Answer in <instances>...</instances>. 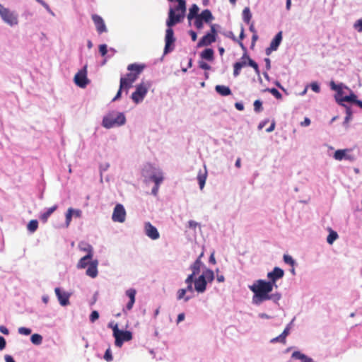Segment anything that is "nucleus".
Listing matches in <instances>:
<instances>
[{
    "mask_svg": "<svg viewBox=\"0 0 362 362\" xmlns=\"http://www.w3.org/2000/svg\"><path fill=\"white\" fill-rule=\"evenodd\" d=\"M185 294H186V289H185V288L179 289L177 292V299L181 300V299L184 298L185 302L188 301L189 300V297H185Z\"/></svg>",
    "mask_w": 362,
    "mask_h": 362,
    "instance_id": "a19ab883",
    "label": "nucleus"
},
{
    "mask_svg": "<svg viewBox=\"0 0 362 362\" xmlns=\"http://www.w3.org/2000/svg\"><path fill=\"white\" fill-rule=\"evenodd\" d=\"M330 87H331L332 90L337 91L338 95L341 96V98L344 97L343 96L344 92H343V84L342 83L336 84L334 81H331Z\"/></svg>",
    "mask_w": 362,
    "mask_h": 362,
    "instance_id": "c756f323",
    "label": "nucleus"
},
{
    "mask_svg": "<svg viewBox=\"0 0 362 362\" xmlns=\"http://www.w3.org/2000/svg\"><path fill=\"white\" fill-rule=\"evenodd\" d=\"M214 19L211 12L209 9H205L194 18V25L197 29L201 30L204 27V22L211 23Z\"/></svg>",
    "mask_w": 362,
    "mask_h": 362,
    "instance_id": "423d86ee",
    "label": "nucleus"
},
{
    "mask_svg": "<svg viewBox=\"0 0 362 362\" xmlns=\"http://www.w3.org/2000/svg\"><path fill=\"white\" fill-rule=\"evenodd\" d=\"M245 58L247 60V64L254 69L255 74L257 75H259L260 71L259 69L258 64L247 55V52L244 53V54L242 57L243 59H244Z\"/></svg>",
    "mask_w": 362,
    "mask_h": 362,
    "instance_id": "5701e85b",
    "label": "nucleus"
},
{
    "mask_svg": "<svg viewBox=\"0 0 362 362\" xmlns=\"http://www.w3.org/2000/svg\"><path fill=\"white\" fill-rule=\"evenodd\" d=\"M172 28L168 27L165 30L164 54H168L174 49L175 37H174V31Z\"/></svg>",
    "mask_w": 362,
    "mask_h": 362,
    "instance_id": "9d476101",
    "label": "nucleus"
},
{
    "mask_svg": "<svg viewBox=\"0 0 362 362\" xmlns=\"http://www.w3.org/2000/svg\"><path fill=\"white\" fill-rule=\"evenodd\" d=\"M144 64L134 63L129 64L127 66V70L129 71H132L134 74L138 78L139 74L144 71Z\"/></svg>",
    "mask_w": 362,
    "mask_h": 362,
    "instance_id": "412c9836",
    "label": "nucleus"
},
{
    "mask_svg": "<svg viewBox=\"0 0 362 362\" xmlns=\"http://www.w3.org/2000/svg\"><path fill=\"white\" fill-rule=\"evenodd\" d=\"M216 35L217 32L216 30V25L211 24L210 32L206 33L199 40V42L197 43V47H202L210 45L211 43L216 41Z\"/></svg>",
    "mask_w": 362,
    "mask_h": 362,
    "instance_id": "1a4fd4ad",
    "label": "nucleus"
},
{
    "mask_svg": "<svg viewBox=\"0 0 362 362\" xmlns=\"http://www.w3.org/2000/svg\"><path fill=\"white\" fill-rule=\"evenodd\" d=\"M199 67L204 70H209L210 69V66L204 62L199 63Z\"/></svg>",
    "mask_w": 362,
    "mask_h": 362,
    "instance_id": "680f3d73",
    "label": "nucleus"
},
{
    "mask_svg": "<svg viewBox=\"0 0 362 362\" xmlns=\"http://www.w3.org/2000/svg\"><path fill=\"white\" fill-rule=\"evenodd\" d=\"M292 358L295 359L300 360L302 362H313L311 358H309L306 355L300 353V351H294L292 354Z\"/></svg>",
    "mask_w": 362,
    "mask_h": 362,
    "instance_id": "bb28decb",
    "label": "nucleus"
},
{
    "mask_svg": "<svg viewBox=\"0 0 362 362\" xmlns=\"http://www.w3.org/2000/svg\"><path fill=\"white\" fill-rule=\"evenodd\" d=\"M151 180L155 182V185H160L163 180V176L161 173L153 174L151 176Z\"/></svg>",
    "mask_w": 362,
    "mask_h": 362,
    "instance_id": "72a5a7b5",
    "label": "nucleus"
},
{
    "mask_svg": "<svg viewBox=\"0 0 362 362\" xmlns=\"http://www.w3.org/2000/svg\"><path fill=\"white\" fill-rule=\"evenodd\" d=\"M284 276V271L282 269L276 267L272 272L267 274V278L269 279L267 282L270 283V284H272L273 287H277L276 284V281H278L280 279H282Z\"/></svg>",
    "mask_w": 362,
    "mask_h": 362,
    "instance_id": "f8f14e48",
    "label": "nucleus"
},
{
    "mask_svg": "<svg viewBox=\"0 0 362 362\" xmlns=\"http://www.w3.org/2000/svg\"><path fill=\"white\" fill-rule=\"evenodd\" d=\"M146 235L152 240H157L160 237V234L157 228L151 223L147 222L144 225Z\"/></svg>",
    "mask_w": 362,
    "mask_h": 362,
    "instance_id": "dca6fc26",
    "label": "nucleus"
},
{
    "mask_svg": "<svg viewBox=\"0 0 362 362\" xmlns=\"http://www.w3.org/2000/svg\"><path fill=\"white\" fill-rule=\"evenodd\" d=\"M244 37H245L244 28L242 26L240 33L239 35L240 40H238V42L240 45V47H241V49H243V51H244V53H245V52H247V48L244 45V44L242 42V40L244 39Z\"/></svg>",
    "mask_w": 362,
    "mask_h": 362,
    "instance_id": "4c0bfd02",
    "label": "nucleus"
},
{
    "mask_svg": "<svg viewBox=\"0 0 362 362\" xmlns=\"http://www.w3.org/2000/svg\"><path fill=\"white\" fill-rule=\"evenodd\" d=\"M206 180V172L204 173L199 172L197 175V180L199 185V187L202 189L204 187L205 182Z\"/></svg>",
    "mask_w": 362,
    "mask_h": 362,
    "instance_id": "473e14b6",
    "label": "nucleus"
},
{
    "mask_svg": "<svg viewBox=\"0 0 362 362\" xmlns=\"http://www.w3.org/2000/svg\"><path fill=\"white\" fill-rule=\"evenodd\" d=\"M284 261L286 264H288L291 266H293L294 264H295V261L294 259L292 258L291 256L288 255H284Z\"/></svg>",
    "mask_w": 362,
    "mask_h": 362,
    "instance_id": "49530a36",
    "label": "nucleus"
},
{
    "mask_svg": "<svg viewBox=\"0 0 362 362\" xmlns=\"http://www.w3.org/2000/svg\"><path fill=\"white\" fill-rule=\"evenodd\" d=\"M270 342L273 343V344L276 343V342H280L283 344H285L286 342V339H284V338L280 334L279 336L272 339L270 340Z\"/></svg>",
    "mask_w": 362,
    "mask_h": 362,
    "instance_id": "de8ad7c7",
    "label": "nucleus"
},
{
    "mask_svg": "<svg viewBox=\"0 0 362 362\" xmlns=\"http://www.w3.org/2000/svg\"><path fill=\"white\" fill-rule=\"evenodd\" d=\"M136 291L134 288H129L126 291V295L129 297V301L127 304V309L128 310H132L134 303Z\"/></svg>",
    "mask_w": 362,
    "mask_h": 362,
    "instance_id": "4be33fe9",
    "label": "nucleus"
},
{
    "mask_svg": "<svg viewBox=\"0 0 362 362\" xmlns=\"http://www.w3.org/2000/svg\"><path fill=\"white\" fill-rule=\"evenodd\" d=\"M265 90L272 93L277 99H281V98H282L281 93L277 89H276L274 88H267Z\"/></svg>",
    "mask_w": 362,
    "mask_h": 362,
    "instance_id": "79ce46f5",
    "label": "nucleus"
},
{
    "mask_svg": "<svg viewBox=\"0 0 362 362\" xmlns=\"http://www.w3.org/2000/svg\"><path fill=\"white\" fill-rule=\"evenodd\" d=\"M354 28L358 32H362V18L357 21L354 24Z\"/></svg>",
    "mask_w": 362,
    "mask_h": 362,
    "instance_id": "864d4df0",
    "label": "nucleus"
},
{
    "mask_svg": "<svg viewBox=\"0 0 362 362\" xmlns=\"http://www.w3.org/2000/svg\"><path fill=\"white\" fill-rule=\"evenodd\" d=\"M207 282L204 279V276H199L194 281V289L198 293H204L206 288Z\"/></svg>",
    "mask_w": 362,
    "mask_h": 362,
    "instance_id": "aec40b11",
    "label": "nucleus"
},
{
    "mask_svg": "<svg viewBox=\"0 0 362 362\" xmlns=\"http://www.w3.org/2000/svg\"><path fill=\"white\" fill-rule=\"evenodd\" d=\"M82 211L80 209H75L72 208V214L74 218H81Z\"/></svg>",
    "mask_w": 362,
    "mask_h": 362,
    "instance_id": "5fc2aeb1",
    "label": "nucleus"
},
{
    "mask_svg": "<svg viewBox=\"0 0 362 362\" xmlns=\"http://www.w3.org/2000/svg\"><path fill=\"white\" fill-rule=\"evenodd\" d=\"M54 291L61 305L66 306L69 304V293L62 292L59 288H56Z\"/></svg>",
    "mask_w": 362,
    "mask_h": 362,
    "instance_id": "a211bd4d",
    "label": "nucleus"
},
{
    "mask_svg": "<svg viewBox=\"0 0 362 362\" xmlns=\"http://www.w3.org/2000/svg\"><path fill=\"white\" fill-rule=\"evenodd\" d=\"M150 84L148 83L141 82L136 86L135 91L132 95V99L135 103L141 102L146 96Z\"/></svg>",
    "mask_w": 362,
    "mask_h": 362,
    "instance_id": "6e6552de",
    "label": "nucleus"
},
{
    "mask_svg": "<svg viewBox=\"0 0 362 362\" xmlns=\"http://www.w3.org/2000/svg\"><path fill=\"white\" fill-rule=\"evenodd\" d=\"M92 20L93 21L96 30L99 34L107 31V28L103 18L97 15L92 16Z\"/></svg>",
    "mask_w": 362,
    "mask_h": 362,
    "instance_id": "6ab92c4d",
    "label": "nucleus"
},
{
    "mask_svg": "<svg viewBox=\"0 0 362 362\" xmlns=\"http://www.w3.org/2000/svg\"><path fill=\"white\" fill-rule=\"evenodd\" d=\"M6 345V339L0 336V351H2L5 349Z\"/></svg>",
    "mask_w": 362,
    "mask_h": 362,
    "instance_id": "6e6d98bb",
    "label": "nucleus"
},
{
    "mask_svg": "<svg viewBox=\"0 0 362 362\" xmlns=\"http://www.w3.org/2000/svg\"><path fill=\"white\" fill-rule=\"evenodd\" d=\"M4 358L6 362H16L13 358L10 355H5Z\"/></svg>",
    "mask_w": 362,
    "mask_h": 362,
    "instance_id": "774afa93",
    "label": "nucleus"
},
{
    "mask_svg": "<svg viewBox=\"0 0 362 362\" xmlns=\"http://www.w3.org/2000/svg\"><path fill=\"white\" fill-rule=\"evenodd\" d=\"M203 255L204 253L202 252L198 259L192 264L191 269L192 271V275H197L199 273L202 266L201 257Z\"/></svg>",
    "mask_w": 362,
    "mask_h": 362,
    "instance_id": "b1692460",
    "label": "nucleus"
},
{
    "mask_svg": "<svg viewBox=\"0 0 362 362\" xmlns=\"http://www.w3.org/2000/svg\"><path fill=\"white\" fill-rule=\"evenodd\" d=\"M104 359L107 362H110L112 361V351H111L110 348H108L106 350V351L104 354Z\"/></svg>",
    "mask_w": 362,
    "mask_h": 362,
    "instance_id": "09e8293b",
    "label": "nucleus"
},
{
    "mask_svg": "<svg viewBox=\"0 0 362 362\" xmlns=\"http://www.w3.org/2000/svg\"><path fill=\"white\" fill-rule=\"evenodd\" d=\"M76 267L79 269L87 268L86 274L90 276V250L79 259Z\"/></svg>",
    "mask_w": 362,
    "mask_h": 362,
    "instance_id": "4468645a",
    "label": "nucleus"
},
{
    "mask_svg": "<svg viewBox=\"0 0 362 362\" xmlns=\"http://www.w3.org/2000/svg\"><path fill=\"white\" fill-rule=\"evenodd\" d=\"M18 331L19 334L23 335H29L31 333V329L30 328L24 327H19Z\"/></svg>",
    "mask_w": 362,
    "mask_h": 362,
    "instance_id": "8fccbe9b",
    "label": "nucleus"
},
{
    "mask_svg": "<svg viewBox=\"0 0 362 362\" xmlns=\"http://www.w3.org/2000/svg\"><path fill=\"white\" fill-rule=\"evenodd\" d=\"M338 238V234L334 230H330L329 234L327 238V241L329 244H332Z\"/></svg>",
    "mask_w": 362,
    "mask_h": 362,
    "instance_id": "ea45409f",
    "label": "nucleus"
},
{
    "mask_svg": "<svg viewBox=\"0 0 362 362\" xmlns=\"http://www.w3.org/2000/svg\"><path fill=\"white\" fill-rule=\"evenodd\" d=\"M282 40V31H279L272 40L270 45L265 50L266 54L269 55L273 51L278 49Z\"/></svg>",
    "mask_w": 362,
    "mask_h": 362,
    "instance_id": "2eb2a0df",
    "label": "nucleus"
},
{
    "mask_svg": "<svg viewBox=\"0 0 362 362\" xmlns=\"http://www.w3.org/2000/svg\"><path fill=\"white\" fill-rule=\"evenodd\" d=\"M87 65H85L83 69L78 71L74 78V83L76 86H78L80 88H85L88 83H89V80L87 78Z\"/></svg>",
    "mask_w": 362,
    "mask_h": 362,
    "instance_id": "9b49d317",
    "label": "nucleus"
},
{
    "mask_svg": "<svg viewBox=\"0 0 362 362\" xmlns=\"http://www.w3.org/2000/svg\"><path fill=\"white\" fill-rule=\"evenodd\" d=\"M216 91L222 96H227L231 94V90L229 87L223 86V85H217L215 87Z\"/></svg>",
    "mask_w": 362,
    "mask_h": 362,
    "instance_id": "393cba45",
    "label": "nucleus"
},
{
    "mask_svg": "<svg viewBox=\"0 0 362 362\" xmlns=\"http://www.w3.org/2000/svg\"><path fill=\"white\" fill-rule=\"evenodd\" d=\"M252 18V13L249 7H245L243 11V19L244 22L249 24Z\"/></svg>",
    "mask_w": 362,
    "mask_h": 362,
    "instance_id": "2f4dec72",
    "label": "nucleus"
},
{
    "mask_svg": "<svg viewBox=\"0 0 362 362\" xmlns=\"http://www.w3.org/2000/svg\"><path fill=\"white\" fill-rule=\"evenodd\" d=\"M0 16L2 20L11 26L18 24V16L14 12L11 11L8 8H5L0 4Z\"/></svg>",
    "mask_w": 362,
    "mask_h": 362,
    "instance_id": "0eeeda50",
    "label": "nucleus"
},
{
    "mask_svg": "<svg viewBox=\"0 0 362 362\" xmlns=\"http://www.w3.org/2000/svg\"><path fill=\"white\" fill-rule=\"evenodd\" d=\"M126 218V211L121 204H117L113 211L112 219L115 222L123 223Z\"/></svg>",
    "mask_w": 362,
    "mask_h": 362,
    "instance_id": "ddd939ff",
    "label": "nucleus"
},
{
    "mask_svg": "<svg viewBox=\"0 0 362 362\" xmlns=\"http://www.w3.org/2000/svg\"><path fill=\"white\" fill-rule=\"evenodd\" d=\"M99 52L102 56H105L107 52V45L105 44L100 45L99 47Z\"/></svg>",
    "mask_w": 362,
    "mask_h": 362,
    "instance_id": "603ef678",
    "label": "nucleus"
},
{
    "mask_svg": "<svg viewBox=\"0 0 362 362\" xmlns=\"http://www.w3.org/2000/svg\"><path fill=\"white\" fill-rule=\"evenodd\" d=\"M177 5L174 8H170L168 18L166 21L167 27H173L181 23L185 16L186 1L185 0H176Z\"/></svg>",
    "mask_w": 362,
    "mask_h": 362,
    "instance_id": "f03ea898",
    "label": "nucleus"
},
{
    "mask_svg": "<svg viewBox=\"0 0 362 362\" xmlns=\"http://www.w3.org/2000/svg\"><path fill=\"white\" fill-rule=\"evenodd\" d=\"M30 341L35 345H40L42 342V337L39 334H33L30 337Z\"/></svg>",
    "mask_w": 362,
    "mask_h": 362,
    "instance_id": "c9c22d12",
    "label": "nucleus"
},
{
    "mask_svg": "<svg viewBox=\"0 0 362 362\" xmlns=\"http://www.w3.org/2000/svg\"><path fill=\"white\" fill-rule=\"evenodd\" d=\"M199 11V8L197 4H193L189 8V13L187 15V19L189 20V21H191L192 19H194L195 18H197V16L199 15L198 14Z\"/></svg>",
    "mask_w": 362,
    "mask_h": 362,
    "instance_id": "a878e982",
    "label": "nucleus"
},
{
    "mask_svg": "<svg viewBox=\"0 0 362 362\" xmlns=\"http://www.w3.org/2000/svg\"><path fill=\"white\" fill-rule=\"evenodd\" d=\"M0 332L4 334H9V331L8 329L4 325H1L0 326Z\"/></svg>",
    "mask_w": 362,
    "mask_h": 362,
    "instance_id": "e2e57ef3",
    "label": "nucleus"
},
{
    "mask_svg": "<svg viewBox=\"0 0 362 362\" xmlns=\"http://www.w3.org/2000/svg\"><path fill=\"white\" fill-rule=\"evenodd\" d=\"M214 52L211 48L205 49L202 53V58L206 59L208 61H211L214 59Z\"/></svg>",
    "mask_w": 362,
    "mask_h": 362,
    "instance_id": "c85d7f7f",
    "label": "nucleus"
},
{
    "mask_svg": "<svg viewBox=\"0 0 362 362\" xmlns=\"http://www.w3.org/2000/svg\"><path fill=\"white\" fill-rule=\"evenodd\" d=\"M262 110H263V107H262V101H260L259 100H256L254 102V110H255V112H260L261 111H262Z\"/></svg>",
    "mask_w": 362,
    "mask_h": 362,
    "instance_id": "37998d69",
    "label": "nucleus"
},
{
    "mask_svg": "<svg viewBox=\"0 0 362 362\" xmlns=\"http://www.w3.org/2000/svg\"><path fill=\"white\" fill-rule=\"evenodd\" d=\"M310 124V119L308 117H305L304 119V121L300 123V125L303 127H307L309 126Z\"/></svg>",
    "mask_w": 362,
    "mask_h": 362,
    "instance_id": "0e129e2a",
    "label": "nucleus"
},
{
    "mask_svg": "<svg viewBox=\"0 0 362 362\" xmlns=\"http://www.w3.org/2000/svg\"><path fill=\"white\" fill-rule=\"evenodd\" d=\"M350 90V95L341 98L339 100L341 102H350V103H356V101L357 100L356 95L351 90Z\"/></svg>",
    "mask_w": 362,
    "mask_h": 362,
    "instance_id": "7c9ffc66",
    "label": "nucleus"
},
{
    "mask_svg": "<svg viewBox=\"0 0 362 362\" xmlns=\"http://www.w3.org/2000/svg\"><path fill=\"white\" fill-rule=\"evenodd\" d=\"M113 336L115 338V345L118 347H121L124 341H129L132 339L131 332L120 330L117 325L113 327Z\"/></svg>",
    "mask_w": 362,
    "mask_h": 362,
    "instance_id": "39448f33",
    "label": "nucleus"
},
{
    "mask_svg": "<svg viewBox=\"0 0 362 362\" xmlns=\"http://www.w3.org/2000/svg\"><path fill=\"white\" fill-rule=\"evenodd\" d=\"M38 227V222L37 220H31L27 226L28 230L31 232L34 233Z\"/></svg>",
    "mask_w": 362,
    "mask_h": 362,
    "instance_id": "58836bf2",
    "label": "nucleus"
},
{
    "mask_svg": "<svg viewBox=\"0 0 362 362\" xmlns=\"http://www.w3.org/2000/svg\"><path fill=\"white\" fill-rule=\"evenodd\" d=\"M65 218H66L65 226H66V228H68L69 226L71 219L73 218L72 208L70 207L68 209V210L65 214Z\"/></svg>",
    "mask_w": 362,
    "mask_h": 362,
    "instance_id": "e433bc0d",
    "label": "nucleus"
},
{
    "mask_svg": "<svg viewBox=\"0 0 362 362\" xmlns=\"http://www.w3.org/2000/svg\"><path fill=\"white\" fill-rule=\"evenodd\" d=\"M195 275H192V274H189L187 278L185 280V283L189 285V284H192L193 283V281H194V276Z\"/></svg>",
    "mask_w": 362,
    "mask_h": 362,
    "instance_id": "052dcab7",
    "label": "nucleus"
},
{
    "mask_svg": "<svg viewBox=\"0 0 362 362\" xmlns=\"http://www.w3.org/2000/svg\"><path fill=\"white\" fill-rule=\"evenodd\" d=\"M351 151V149H339L337 150L334 153V158L337 160H353L354 156L348 154Z\"/></svg>",
    "mask_w": 362,
    "mask_h": 362,
    "instance_id": "f3484780",
    "label": "nucleus"
},
{
    "mask_svg": "<svg viewBox=\"0 0 362 362\" xmlns=\"http://www.w3.org/2000/svg\"><path fill=\"white\" fill-rule=\"evenodd\" d=\"M198 223L192 220L188 222V227L189 228L195 229L198 226Z\"/></svg>",
    "mask_w": 362,
    "mask_h": 362,
    "instance_id": "13d9d810",
    "label": "nucleus"
},
{
    "mask_svg": "<svg viewBox=\"0 0 362 362\" xmlns=\"http://www.w3.org/2000/svg\"><path fill=\"white\" fill-rule=\"evenodd\" d=\"M235 107L238 110L243 111L244 110V105L241 103H235Z\"/></svg>",
    "mask_w": 362,
    "mask_h": 362,
    "instance_id": "69168bd1",
    "label": "nucleus"
},
{
    "mask_svg": "<svg viewBox=\"0 0 362 362\" xmlns=\"http://www.w3.org/2000/svg\"><path fill=\"white\" fill-rule=\"evenodd\" d=\"M241 69L242 68L240 67V64H238L237 62L234 64V65H233V76L235 77H237L240 74Z\"/></svg>",
    "mask_w": 362,
    "mask_h": 362,
    "instance_id": "3c124183",
    "label": "nucleus"
},
{
    "mask_svg": "<svg viewBox=\"0 0 362 362\" xmlns=\"http://www.w3.org/2000/svg\"><path fill=\"white\" fill-rule=\"evenodd\" d=\"M137 78L132 71H129L125 77H121L119 88L112 100H118L121 97L122 90L129 89Z\"/></svg>",
    "mask_w": 362,
    "mask_h": 362,
    "instance_id": "20e7f679",
    "label": "nucleus"
},
{
    "mask_svg": "<svg viewBox=\"0 0 362 362\" xmlns=\"http://www.w3.org/2000/svg\"><path fill=\"white\" fill-rule=\"evenodd\" d=\"M249 288L254 293L252 301L255 304L259 305L263 301L272 299L274 296L269 295L274 287L264 280H257Z\"/></svg>",
    "mask_w": 362,
    "mask_h": 362,
    "instance_id": "f257e3e1",
    "label": "nucleus"
},
{
    "mask_svg": "<svg viewBox=\"0 0 362 362\" xmlns=\"http://www.w3.org/2000/svg\"><path fill=\"white\" fill-rule=\"evenodd\" d=\"M189 35L191 36L192 40L194 41V42L196 41L197 38V33L194 31H193V30H190L189 32Z\"/></svg>",
    "mask_w": 362,
    "mask_h": 362,
    "instance_id": "338daca9",
    "label": "nucleus"
},
{
    "mask_svg": "<svg viewBox=\"0 0 362 362\" xmlns=\"http://www.w3.org/2000/svg\"><path fill=\"white\" fill-rule=\"evenodd\" d=\"M201 276H204V279L206 281V282H211L214 279V272L211 269H206Z\"/></svg>",
    "mask_w": 362,
    "mask_h": 362,
    "instance_id": "f704fd0d",
    "label": "nucleus"
},
{
    "mask_svg": "<svg viewBox=\"0 0 362 362\" xmlns=\"http://www.w3.org/2000/svg\"><path fill=\"white\" fill-rule=\"evenodd\" d=\"M126 117L122 112L112 111L107 113L103 119V125L107 129L119 127L124 124Z\"/></svg>",
    "mask_w": 362,
    "mask_h": 362,
    "instance_id": "7ed1b4c3",
    "label": "nucleus"
},
{
    "mask_svg": "<svg viewBox=\"0 0 362 362\" xmlns=\"http://www.w3.org/2000/svg\"><path fill=\"white\" fill-rule=\"evenodd\" d=\"M98 260H92V278H95L98 275Z\"/></svg>",
    "mask_w": 362,
    "mask_h": 362,
    "instance_id": "c03bdc74",
    "label": "nucleus"
},
{
    "mask_svg": "<svg viewBox=\"0 0 362 362\" xmlns=\"http://www.w3.org/2000/svg\"><path fill=\"white\" fill-rule=\"evenodd\" d=\"M310 87H311V89L315 93H319L320 90V86H318V84L317 83H311Z\"/></svg>",
    "mask_w": 362,
    "mask_h": 362,
    "instance_id": "4d7b16f0",
    "label": "nucleus"
},
{
    "mask_svg": "<svg viewBox=\"0 0 362 362\" xmlns=\"http://www.w3.org/2000/svg\"><path fill=\"white\" fill-rule=\"evenodd\" d=\"M78 248L81 250L87 252V253H88V250H90V245L86 243L81 242L78 244Z\"/></svg>",
    "mask_w": 362,
    "mask_h": 362,
    "instance_id": "a18cd8bd",
    "label": "nucleus"
},
{
    "mask_svg": "<svg viewBox=\"0 0 362 362\" xmlns=\"http://www.w3.org/2000/svg\"><path fill=\"white\" fill-rule=\"evenodd\" d=\"M57 205H54L53 206L48 208L45 212L40 215V218L41 221L46 222L51 214L57 210Z\"/></svg>",
    "mask_w": 362,
    "mask_h": 362,
    "instance_id": "cd10ccee",
    "label": "nucleus"
},
{
    "mask_svg": "<svg viewBox=\"0 0 362 362\" xmlns=\"http://www.w3.org/2000/svg\"><path fill=\"white\" fill-rule=\"evenodd\" d=\"M290 332V328L288 326H287L283 332L281 334V335L284 338V339H286L287 336L289 334Z\"/></svg>",
    "mask_w": 362,
    "mask_h": 362,
    "instance_id": "bf43d9fd",
    "label": "nucleus"
}]
</instances>
